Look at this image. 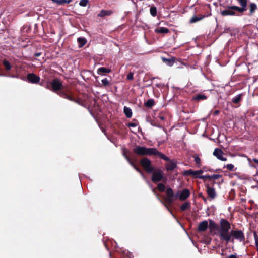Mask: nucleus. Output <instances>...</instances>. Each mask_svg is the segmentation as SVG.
Returning <instances> with one entry per match:
<instances>
[{
  "mask_svg": "<svg viewBox=\"0 0 258 258\" xmlns=\"http://www.w3.org/2000/svg\"><path fill=\"white\" fill-rule=\"evenodd\" d=\"M166 197L164 198V201L168 204H172L174 201V195L172 189L168 188L166 191Z\"/></svg>",
  "mask_w": 258,
  "mask_h": 258,
  "instance_id": "6",
  "label": "nucleus"
},
{
  "mask_svg": "<svg viewBox=\"0 0 258 258\" xmlns=\"http://www.w3.org/2000/svg\"><path fill=\"white\" fill-rule=\"evenodd\" d=\"M207 97L204 94H198L195 96L193 97L192 100H196L198 101H200L201 100H205L207 99Z\"/></svg>",
  "mask_w": 258,
  "mask_h": 258,
  "instance_id": "20",
  "label": "nucleus"
},
{
  "mask_svg": "<svg viewBox=\"0 0 258 258\" xmlns=\"http://www.w3.org/2000/svg\"><path fill=\"white\" fill-rule=\"evenodd\" d=\"M134 73L130 72L127 75V79L128 80H132L133 79Z\"/></svg>",
  "mask_w": 258,
  "mask_h": 258,
  "instance_id": "39",
  "label": "nucleus"
},
{
  "mask_svg": "<svg viewBox=\"0 0 258 258\" xmlns=\"http://www.w3.org/2000/svg\"><path fill=\"white\" fill-rule=\"evenodd\" d=\"M141 161H148V162H149L150 161L149 160H148V159H145L142 160Z\"/></svg>",
  "mask_w": 258,
  "mask_h": 258,
  "instance_id": "48",
  "label": "nucleus"
},
{
  "mask_svg": "<svg viewBox=\"0 0 258 258\" xmlns=\"http://www.w3.org/2000/svg\"><path fill=\"white\" fill-rule=\"evenodd\" d=\"M128 126L129 127H136L137 126V124L135 123H133V122H131L128 124Z\"/></svg>",
  "mask_w": 258,
  "mask_h": 258,
  "instance_id": "41",
  "label": "nucleus"
},
{
  "mask_svg": "<svg viewBox=\"0 0 258 258\" xmlns=\"http://www.w3.org/2000/svg\"><path fill=\"white\" fill-rule=\"evenodd\" d=\"M142 166L148 173H152V180L154 182H159L162 180L163 174L161 169H156L154 171V168L151 166V162H140Z\"/></svg>",
  "mask_w": 258,
  "mask_h": 258,
  "instance_id": "4",
  "label": "nucleus"
},
{
  "mask_svg": "<svg viewBox=\"0 0 258 258\" xmlns=\"http://www.w3.org/2000/svg\"><path fill=\"white\" fill-rule=\"evenodd\" d=\"M111 70L110 69L105 67H100L97 69V72L98 74L102 75L104 73H109Z\"/></svg>",
  "mask_w": 258,
  "mask_h": 258,
  "instance_id": "17",
  "label": "nucleus"
},
{
  "mask_svg": "<svg viewBox=\"0 0 258 258\" xmlns=\"http://www.w3.org/2000/svg\"><path fill=\"white\" fill-rule=\"evenodd\" d=\"M158 118L161 120H163L165 119L164 116L162 114L159 115V116H158Z\"/></svg>",
  "mask_w": 258,
  "mask_h": 258,
  "instance_id": "42",
  "label": "nucleus"
},
{
  "mask_svg": "<svg viewBox=\"0 0 258 258\" xmlns=\"http://www.w3.org/2000/svg\"><path fill=\"white\" fill-rule=\"evenodd\" d=\"M21 79L22 80H26L24 78H21Z\"/></svg>",
  "mask_w": 258,
  "mask_h": 258,
  "instance_id": "52",
  "label": "nucleus"
},
{
  "mask_svg": "<svg viewBox=\"0 0 258 258\" xmlns=\"http://www.w3.org/2000/svg\"><path fill=\"white\" fill-rule=\"evenodd\" d=\"M193 172H194V170H192L191 169L185 170L183 172V175L185 176L191 175V176H192Z\"/></svg>",
  "mask_w": 258,
  "mask_h": 258,
  "instance_id": "32",
  "label": "nucleus"
},
{
  "mask_svg": "<svg viewBox=\"0 0 258 258\" xmlns=\"http://www.w3.org/2000/svg\"><path fill=\"white\" fill-rule=\"evenodd\" d=\"M155 32L159 34H166L169 32L168 28L165 27H158L155 29Z\"/></svg>",
  "mask_w": 258,
  "mask_h": 258,
  "instance_id": "15",
  "label": "nucleus"
},
{
  "mask_svg": "<svg viewBox=\"0 0 258 258\" xmlns=\"http://www.w3.org/2000/svg\"><path fill=\"white\" fill-rule=\"evenodd\" d=\"M226 167L230 171H234L236 169L234 167V166L232 164H227Z\"/></svg>",
  "mask_w": 258,
  "mask_h": 258,
  "instance_id": "36",
  "label": "nucleus"
},
{
  "mask_svg": "<svg viewBox=\"0 0 258 258\" xmlns=\"http://www.w3.org/2000/svg\"><path fill=\"white\" fill-rule=\"evenodd\" d=\"M220 175L219 174H213L211 176H206V178H210V179H218L219 177H220Z\"/></svg>",
  "mask_w": 258,
  "mask_h": 258,
  "instance_id": "34",
  "label": "nucleus"
},
{
  "mask_svg": "<svg viewBox=\"0 0 258 258\" xmlns=\"http://www.w3.org/2000/svg\"><path fill=\"white\" fill-rule=\"evenodd\" d=\"M77 42L79 43V47L81 48L86 44L87 40L85 38L79 37L77 38Z\"/></svg>",
  "mask_w": 258,
  "mask_h": 258,
  "instance_id": "22",
  "label": "nucleus"
},
{
  "mask_svg": "<svg viewBox=\"0 0 258 258\" xmlns=\"http://www.w3.org/2000/svg\"><path fill=\"white\" fill-rule=\"evenodd\" d=\"M88 3V0H81L79 2V5L82 7H85L87 6Z\"/></svg>",
  "mask_w": 258,
  "mask_h": 258,
  "instance_id": "37",
  "label": "nucleus"
},
{
  "mask_svg": "<svg viewBox=\"0 0 258 258\" xmlns=\"http://www.w3.org/2000/svg\"><path fill=\"white\" fill-rule=\"evenodd\" d=\"M124 113L125 115V116L127 118H131L132 116V109L129 108L125 106L123 109Z\"/></svg>",
  "mask_w": 258,
  "mask_h": 258,
  "instance_id": "23",
  "label": "nucleus"
},
{
  "mask_svg": "<svg viewBox=\"0 0 258 258\" xmlns=\"http://www.w3.org/2000/svg\"><path fill=\"white\" fill-rule=\"evenodd\" d=\"M41 53H40V52H36L34 54V55L36 56V57H39L41 55Z\"/></svg>",
  "mask_w": 258,
  "mask_h": 258,
  "instance_id": "44",
  "label": "nucleus"
},
{
  "mask_svg": "<svg viewBox=\"0 0 258 258\" xmlns=\"http://www.w3.org/2000/svg\"><path fill=\"white\" fill-rule=\"evenodd\" d=\"M203 171L202 170L194 171L192 177L195 178H198L200 179H204L206 178L205 176H201Z\"/></svg>",
  "mask_w": 258,
  "mask_h": 258,
  "instance_id": "16",
  "label": "nucleus"
},
{
  "mask_svg": "<svg viewBox=\"0 0 258 258\" xmlns=\"http://www.w3.org/2000/svg\"><path fill=\"white\" fill-rule=\"evenodd\" d=\"M27 80L29 83L37 84L39 82L40 78L34 73H30L27 76Z\"/></svg>",
  "mask_w": 258,
  "mask_h": 258,
  "instance_id": "7",
  "label": "nucleus"
},
{
  "mask_svg": "<svg viewBox=\"0 0 258 258\" xmlns=\"http://www.w3.org/2000/svg\"><path fill=\"white\" fill-rule=\"evenodd\" d=\"M208 227V223L206 220L200 222L198 226V230L200 231H205Z\"/></svg>",
  "mask_w": 258,
  "mask_h": 258,
  "instance_id": "13",
  "label": "nucleus"
},
{
  "mask_svg": "<svg viewBox=\"0 0 258 258\" xmlns=\"http://www.w3.org/2000/svg\"><path fill=\"white\" fill-rule=\"evenodd\" d=\"M128 153V150L126 148H122V154L123 156L125 157V159L128 160V161H130L129 158L127 157Z\"/></svg>",
  "mask_w": 258,
  "mask_h": 258,
  "instance_id": "31",
  "label": "nucleus"
},
{
  "mask_svg": "<svg viewBox=\"0 0 258 258\" xmlns=\"http://www.w3.org/2000/svg\"><path fill=\"white\" fill-rule=\"evenodd\" d=\"M228 258H237L235 255L231 254L229 256Z\"/></svg>",
  "mask_w": 258,
  "mask_h": 258,
  "instance_id": "45",
  "label": "nucleus"
},
{
  "mask_svg": "<svg viewBox=\"0 0 258 258\" xmlns=\"http://www.w3.org/2000/svg\"><path fill=\"white\" fill-rule=\"evenodd\" d=\"M150 14L153 16L155 17L157 15V9L155 6H152L150 9Z\"/></svg>",
  "mask_w": 258,
  "mask_h": 258,
  "instance_id": "29",
  "label": "nucleus"
},
{
  "mask_svg": "<svg viewBox=\"0 0 258 258\" xmlns=\"http://www.w3.org/2000/svg\"><path fill=\"white\" fill-rule=\"evenodd\" d=\"M112 14V11L111 10H102L97 15V16L100 17H103L106 16H110Z\"/></svg>",
  "mask_w": 258,
  "mask_h": 258,
  "instance_id": "14",
  "label": "nucleus"
},
{
  "mask_svg": "<svg viewBox=\"0 0 258 258\" xmlns=\"http://www.w3.org/2000/svg\"><path fill=\"white\" fill-rule=\"evenodd\" d=\"M130 164H131V165L132 166L134 167L135 168V169L137 171H138V172H139L140 173V174H141L142 176H143V174L142 172V171H141V170H140L138 167H136V165H135V162H130Z\"/></svg>",
  "mask_w": 258,
  "mask_h": 258,
  "instance_id": "35",
  "label": "nucleus"
},
{
  "mask_svg": "<svg viewBox=\"0 0 258 258\" xmlns=\"http://www.w3.org/2000/svg\"><path fill=\"white\" fill-rule=\"evenodd\" d=\"M176 167V162H169L166 165V168L167 170H173Z\"/></svg>",
  "mask_w": 258,
  "mask_h": 258,
  "instance_id": "24",
  "label": "nucleus"
},
{
  "mask_svg": "<svg viewBox=\"0 0 258 258\" xmlns=\"http://www.w3.org/2000/svg\"><path fill=\"white\" fill-rule=\"evenodd\" d=\"M253 161H254V162L258 161V160H257L256 159H253Z\"/></svg>",
  "mask_w": 258,
  "mask_h": 258,
  "instance_id": "51",
  "label": "nucleus"
},
{
  "mask_svg": "<svg viewBox=\"0 0 258 258\" xmlns=\"http://www.w3.org/2000/svg\"><path fill=\"white\" fill-rule=\"evenodd\" d=\"M158 189L160 191L163 192L165 190V186L163 183H159L158 185Z\"/></svg>",
  "mask_w": 258,
  "mask_h": 258,
  "instance_id": "33",
  "label": "nucleus"
},
{
  "mask_svg": "<svg viewBox=\"0 0 258 258\" xmlns=\"http://www.w3.org/2000/svg\"><path fill=\"white\" fill-rule=\"evenodd\" d=\"M133 151L139 156H154L156 158L166 161H170L167 156L159 152L154 148H147L145 146L138 145L135 147Z\"/></svg>",
  "mask_w": 258,
  "mask_h": 258,
  "instance_id": "2",
  "label": "nucleus"
},
{
  "mask_svg": "<svg viewBox=\"0 0 258 258\" xmlns=\"http://www.w3.org/2000/svg\"><path fill=\"white\" fill-rule=\"evenodd\" d=\"M50 84L53 92H57L58 95L63 98L74 101L71 96L68 94V92L70 91V89L69 87L63 88L62 90H60L62 88V84L59 79H53Z\"/></svg>",
  "mask_w": 258,
  "mask_h": 258,
  "instance_id": "3",
  "label": "nucleus"
},
{
  "mask_svg": "<svg viewBox=\"0 0 258 258\" xmlns=\"http://www.w3.org/2000/svg\"><path fill=\"white\" fill-rule=\"evenodd\" d=\"M236 11H237V6H228L225 10L221 11V15L222 16H234L236 14Z\"/></svg>",
  "mask_w": 258,
  "mask_h": 258,
  "instance_id": "5",
  "label": "nucleus"
},
{
  "mask_svg": "<svg viewBox=\"0 0 258 258\" xmlns=\"http://www.w3.org/2000/svg\"><path fill=\"white\" fill-rule=\"evenodd\" d=\"M7 75L5 74L0 73V76H6Z\"/></svg>",
  "mask_w": 258,
  "mask_h": 258,
  "instance_id": "49",
  "label": "nucleus"
},
{
  "mask_svg": "<svg viewBox=\"0 0 258 258\" xmlns=\"http://www.w3.org/2000/svg\"><path fill=\"white\" fill-rule=\"evenodd\" d=\"M163 60L165 62H167V64L169 66H172L174 64L175 59L174 58H163Z\"/></svg>",
  "mask_w": 258,
  "mask_h": 258,
  "instance_id": "26",
  "label": "nucleus"
},
{
  "mask_svg": "<svg viewBox=\"0 0 258 258\" xmlns=\"http://www.w3.org/2000/svg\"><path fill=\"white\" fill-rule=\"evenodd\" d=\"M145 105L146 107L150 108L154 105V100L153 99H148L145 103Z\"/></svg>",
  "mask_w": 258,
  "mask_h": 258,
  "instance_id": "28",
  "label": "nucleus"
},
{
  "mask_svg": "<svg viewBox=\"0 0 258 258\" xmlns=\"http://www.w3.org/2000/svg\"><path fill=\"white\" fill-rule=\"evenodd\" d=\"M2 64L4 67V70L6 72H9L13 68V65L7 59L2 60Z\"/></svg>",
  "mask_w": 258,
  "mask_h": 258,
  "instance_id": "10",
  "label": "nucleus"
},
{
  "mask_svg": "<svg viewBox=\"0 0 258 258\" xmlns=\"http://www.w3.org/2000/svg\"><path fill=\"white\" fill-rule=\"evenodd\" d=\"M223 153L222 151L218 148H216L215 149L213 152L214 156H216L218 160H220L222 161L225 160L226 159L223 158Z\"/></svg>",
  "mask_w": 258,
  "mask_h": 258,
  "instance_id": "11",
  "label": "nucleus"
},
{
  "mask_svg": "<svg viewBox=\"0 0 258 258\" xmlns=\"http://www.w3.org/2000/svg\"><path fill=\"white\" fill-rule=\"evenodd\" d=\"M209 227L211 231H213L214 230H217L218 231V235L220 237V228H221V224L220 223V226H219L218 224H217L214 221L209 219Z\"/></svg>",
  "mask_w": 258,
  "mask_h": 258,
  "instance_id": "8",
  "label": "nucleus"
},
{
  "mask_svg": "<svg viewBox=\"0 0 258 258\" xmlns=\"http://www.w3.org/2000/svg\"><path fill=\"white\" fill-rule=\"evenodd\" d=\"M202 18H203L202 17H197L196 16H195L191 18V19L190 20V23H195V22H197L201 20Z\"/></svg>",
  "mask_w": 258,
  "mask_h": 258,
  "instance_id": "30",
  "label": "nucleus"
},
{
  "mask_svg": "<svg viewBox=\"0 0 258 258\" xmlns=\"http://www.w3.org/2000/svg\"><path fill=\"white\" fill-rule=\"evenodd\" d=\"M53 3H56L58 5H62L65 4H69L73 0H51Z\"/></svg>",
  "mask_w": 258,
  "mask_h": 258,
  "instance_id": "25",
  "label": "nucleus"
},
{
  "mask_svg": "<svg viewBox=\"0 0 258 258\" xmlns=\"http://www.w3.org/2000/svg\"><path fill=\"white\" fill-rule=\"evenodd\" d=\"M151 124L153 126H158L159 128H163L161 125H157L155 123H154L153 122H151Z\"/></svg>",
  "mask_w": 258,
  "mask_h": 258,
  "instance_id": "43",
  "label": "nucleus"
},
{
  "mask_svg": "<svg viewBox=\"0 0 258 258\" xmlns=\"http://www.w3.org/2000/svg\"><path fill=\"white\" fill-rule=\"evenodd\" d=\"M257 5L254 3H251L249 4V15H252L257 9Z\"/></svg>",
  "mask_w": 258,
  "mask_h": 258,
  "instance_id": "19",
  "label": "nucleus"
},
{
  "mask_svg": "<svg viewBox=\"0 0 258 258\" xmlns=\"http://www.w3.org/2000/svg\"><path fill=\"white\" fill-rule=\"evenodd\" d=\"M243 96V94H238L237 95L233 97V98L232 99V102L233 103L237 104L241 100Z\"/></svg>",
  "mask_w": 258,
  "mask_h": 258,
  "instance_id": "21",
  "label": "nucleus"
},
{
  "mask_svg": "<svg viewBox=\"0 0 258 258\" xmlns=\"http://www.w3.org/2000/svg\"><path fill=\"white\" fill-rule=\"evenodd\" d=\"M241 6L239 7L237 6V11L239 13H243L246 10L248 0H237Z\"/></svg>",
  "mask_w": 258,
  "mask_h": 258,
  "instance_id": "9",
  "label": "nucleus"
},
{
  "mask_svg": "<svg viewBox=\"0 0 258 258\" xmlns=\"http://www.w3.org/2000/svg\"><path fill=\"white\" fill-rule=\"evenodd\" d=\"M195 161H200V158L198 157H195Z\"/></svg>",
  "mask_w": 258,
  "mask_h": 258,
  "instance_id": "47",
  "label": "nucleus"
},
{
  "mask_svg": "<svg viewBox=\"0 0 258 258\" xmlns=\"http://www.w3.org/2000/svg\"><path fill=\"white\" fill-rule=\"evenodd\" d=\"M190 207V203L189 202H186L183 203L180 207V210L182 211L189 209Z\"/></svg>",
  "mask_w": 258,
  "mask_h": 258,
  "instance_id": "27",
  "label": "nucleus"
},
{
  "mask_svg": "<svg viewBox=\"0 0 258 258\" xmlns=\"http://www.w3.org/2000/svg\"><path fill=\"white\" fill-rule=\"evenodd\" d=\"M221 228L220 231V239L224 241L226 243L230 242H234L236 239L239 242H243L245 240V236L243 232L241 230H231L230 223L225 219L220 220Z\"/></svg>",
  "mask_w": 258,
  "mask_h": 258,
  "instance_id": "1",
  "label": "nucleus"
},
{
  "mask_svg": "<svg viewBox=\"0 0 258 258\" xmlns=\"http://www.w3.org/2000/svg\"><path fill=\"white\" fill-rule=\"evenodd\" d=\"M207 192L208 196L212 199H214L216 196V192L213 188L208 187Z\"/></svg>",
  "mask_w": 258,
  "mask_h": 258,
  "instance_id": "18",
  "label": "nucleus"
},
{
  "mask_svg": "<svg viewBox=\"0 0 258 258\" xmlns=\"http://www.w3.org/2000/svg\"><path fill=\"white\" fill-rule=\"evenodd\" d=\"M165 207L167 208L168 210L170 212V213L172 214V215L174 217L173 214L172 213V212L170 211V210L169 209V208L168 207V206L167 205H165Z\"/></svg>",
  "mask_w": 258,
  "mask_h": 258,
  "instance_id": "46",
  "label": "nucleus"
},
{
  "mask_svg": "<svg viewBox=\"0 0 258 258\" xmlns=\"http://www.w3.org/2000/svg\"><path fill=\"white\" fill-rule=\"evenodd\" d=\"M7 77H11V78H20L19 76L18 75H7Z\"/></svg>",
  "mask_w": 258,
  "mask_h": 258,
  "instance_id": "40",
  "label": "nucleus"
},
{
  "mask_svg": "<svg viewBox=\"0 0 258 258\" xmlns=\"http://www.w3.org/2000/svg\"><path fill=\"white\" fill-rule=\"evenodd\" d=\"M218 113H219V111H218V110H216V111L214 112V114H217Z\"/></svg>",
  "mask_w": 258,
  "mask_h": 258,
  "instance_id": "50",
  "label": "nucleus"
},
{
  "mask_svg": "<svg viewBox=\"0 0 258 258\" xmlns=\"http://www.w3.org/2000/svg\"><path fill=\"white\" fill-rule=\"evenodd\" d=\"M101 81L102 84L105 86H108L109 84V81L107 78L102 79Z\"/></svg>",
  "mask_w": 258,
  "mask_h": 258,
  "instance_id": "38",
  "label": "nucleus"
},
{
  "mask_svg": "<svg viewBox=\"0 0 258 258\" xmlns=\"http://www.w3.org/2000/svg\"><path fill=\"white\" fill-rule=\"evenodd\" d=\"M189 195L190 192L189 190L185 189L183 190L179 195V198L181 201H184L186 200L189 196Z\"/></svg>",
  "mask_w": 258,
  "mask_h": 258,
  "instance_id": "12",
  "label": "nucleus"
}]
</instances>
